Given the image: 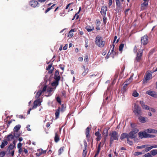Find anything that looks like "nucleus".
Returning a JSON list of instances; mask_svg holds the SVG:
<instances>
[{"mask_svg":"<svg viewBox=\"0 0 157 157\" xmlns=\"http://www.w3.org/2000/svg\"><path fill=\"white\" fill-rule=\"evenodd\" d=\"M95 42L97 46L100 48H102L105 46V42L103 40L101 36L97 35L95 39Z\"/></svg>","mask_w":157,"mask_h":157,"instance_id":"nucleus-1","label":"nucleus"},{"mask_svg":"<svg viewBox=\"0 0 157 157\" xmlns=\"http://www.w3.org/2000/svg\"><path fill=\"white\" fill-rule=\"evenodd\" d=\"M109 136H110V143L112 144L114 140H118V133L116 131H112L110 132Z\"/></svg>","mask_w":157,"mask_h":157,"instance_id":"nucleus-2","label":"nucleus"},{"mask_svg":"<svg viewBox=\"0 0 157 157\" xmlns=\"http://www.w3.org/2000/svg\"><path fill=\"white\" fill-rule=\"evenodd\" d=\"M133 111L136 116L138 117L142 115V112L141 108L136 104H135L134 105Z\"/></svg>","mask_w":157,"mask_h":157,"instance_id":"nucleus-3","label":"nucleus"},{"mask_svg":"<svg viewBox=\"0 0 157 157\" xmlns=\"http://www.w3.org/2000/svg\"><path fill=\"white\" fill-rule=\"evenodd\" d=\"M153 72L151 71H148L145 73L144 78L143 80V83L145 84L147 82V81L151 79L152 78V74Z\"/></svg>","mask_w":157,"mask_h":157,"instance_id":"nucleus-4","label":"nucleus"},{"mask_svg":"<svg viewBox=\"0 0 157 157\" xmlns=\"http://www.w3.org/2000/svg\"><path fill=\"white\" fill-rule=\"evenodd\" d=\"M143 54V50L142 49H140L139 52L136 54V56L135 58L134 63L137 65L138 62H140L141 60Z\"/></svg>","mask_w":157,"mask_h":157,"instance_id":"nucleus-5","label":"nucleus"},{"mask_svg":"<svg viewBox=\"0 0 157 157\" xmlns=\"http://www.w3.org/2000/svg\"><path fill=\"white\" fill-rule=\"evenodd\" d=\"M139 130L137 128H134L133 130L131 131L128 134V137L131 139H135L136 137V134L139 132Z\"/></svg>","mask_w":157,"mask_h":157,"instance_id":"nucleus-6","label":"nucleus"},{"mask_svg":"<svg viewBox=\"0 0 157 157\" xmlns=\"http://www.w3.org/2000/svg\"><path fill=\"white\" fill-rule=\"evenodd\" d=\"M132 77H130L126 80L125 82L126 83L124 84V85L121 89L122 92L123 93L126 91L127 89V86L132 82Z\"/></svg>","mask_w":157,"mask_h":157,"instance_id":"nucleus-7","label":"nucleus"},{"mask_svg":"<svg viewBox=\"0 0 157 157\" xmlns=\"http://www.w3.org/2000/svg\"><path fill=\"white\" fill-rule=\"evenodd\" d=\"M116 4V11L118 13H121L122 10V6L119 0H115Z\"/></svg>","mask_w":157,"mask_h":157,"instance_id":"nucleus-8","label":"nucleus"},{"mask_svg":"<svg viewBox=\"0 0 157 157\" xmlns=\"http://www.w3.org/2000/svg\"><path fill=\"white\" fill-rule=\"evenodd\" d=\"M141 42L143 45H146L148 42V37L147 35H144L142 37Z\"/></svg>","mask_w":157,"mask_h":157,"instance_id":"nucleus-9","label":"nucleus"},{"mask_svg":"<svg viewBox=\"0 0 157 157\" xmlns=\"http://www.w3.org/2000/svg\"><path fill=\"white\" fill-rule=\"evenodd\" d=\"M146 94L155 98H157V94L154 91L148 90L146 92Z\"/></svg>","mask_w":157,"mask_h":157,"instance_id":"nucleus-10","label":"nucleus"},{"mask_svg":"<svg viewBox=\"0 0 157 157\" xmlns=\"http://www.w3.org/2000/svg\"><path fill=\"white\" fill-rule=\"evenodd\" d=\"M39 104V99H38L36 100V101H35L34 102V104H33V108H32L30 109H29L28 110V112H27V114H29L30 111L32 110V109L36 108L37 107L38 105Z\"/></svg>","mask_w":157,"mask_h":157,"instance_id":"nucleus-11","label":"nucleus"},{"mask_svg":"<svg viewBox=\"0 0 157 157\" xmlns=\"http://www.w3.org/2000/svg\"><path fill=\"white\" fill-rule=\"evenodd\" d=\"M107 10V7L105 6H103L101 7V10L100 11L101 14L103 16H105L106 15V12Z\"/></svg>","mask_w":157,"mask_h":157,"instance_id":"nucleus-12","label":"nucleus"},{"mask_svg":"<svg viewBox=\"0 0 157 157\" xmlns=\"http://www.w3.org/2000/svg\"><path fill=\"white\" fill-rule=\"evenodd\" d=\"M138 135L139 138L140 139H142L144 138H147V133L145 132H140L138 133Z\"/></svg>","mask_w":157,"mask_h":157,"instance_id":"nucleus-13","label":"nucleus"},{"mask_svg":"<svg viewBox=\"0 0 157 157\" xmlns=\"http://www.w3.org/2000/svg\"><path fill=\"white\" fill-rule=\"evenodd\" d=\"M109 128H105L103 131L102 133V135L105 137L104 139V143L106 140V137H107L108 134V130Z\"/></svg>","mask_w":157,"mask_h":157,"instance_id":"nucleus-14","label":"nucleus"},{"mask_svg":"<svg viewBox=\"0 0 157 157\" xmlns=\"http://www.w3.org/2000/svg\"><path fill=\"white\" fill-rule=\"evenodd\" d=\"M59 78H56V79H54L55 80L51 84V85L52 86H56L58 85L59 84V81L60 79Z\"/></svg>","mask_w":157,"mask_h":157,"instance_id":"nucleus-15","label":"nucleus"},{"mask_svg":"<svg viewBox=\"0 0 157 157\" xmlns=\"http://www.w3.org/2000/svg\"><path fill=\"white\" fill-rule=\"evenodd\" d=\"M148 2H145L141 5V9L144 10L146 9V7L148 5Z\"/></svg>","mask_w":157,"mask_h":157,"instance_id":"nucleus-16","label":"nucleus"},{"mask_svg":"<svg viewBox=\"0 0 157 157\" xmlns=\"http://www.w3.org/2000/svg\"><path fill=\"white\" fill-rule=\"evenodd\" d=\"M60 110V107H58V109H56L55 113L56 119H57L59 118Z\"/></svg>","mask_w":157,"mask_h":157,"instance_id":"nucleus-17","label":"nucleus"},{"mask_svg":"<svg viewBox=\"0 0 157 157\" xmlns=\"http://www.w3.org/2000/svg\"><path fill=\"white\" fill-rule=\"evenodd\" d=\"M125 138H126L127 139L128 138H129L128 134L126 133H122L120 136L121 140H122Z\"/></svg>","mask_w":157,"mask_h":157,"instance_id":"nucleus-18","label":"nucleus"},{"mask_svg":"<svg viewBox=\"0 0 157 157\" xmlns=\"http://www.w3.org/2000/svg\"><path fill=\"white\" fill-rule=\"evenodd\" d=\"M38 2L36 1L32 0L30 2L29 4L30 5L34 7H36L38 5Z\"/></svg>","mask_w":157,"mask_h":157,"instance_id":"nucleus-19","label":"nucleus"},{"mask_svg":"<svg viewBox=\"0 0 157 157\" xmlns=\"http://www.w3.org/2000/svg\"><path fill=\"white\" fill-rule=\"evenodd\" d=\"M137 117H138V119L139 121L140 122L144 123L146 122V121L145 117H142L141 115H140Z\"/></svg>","mask_w":157,"mask_h":157,"instance_id":"nucleus-20","label":"nucleus"},{"mask_svg":"<svg viewBox=\"0 0 157 157\" xmlns=\"http://www.w3.org/2000/svg\"><path fill=\"white\" fill-rule=\"evenodd\" d=\"M52 63L49 65L48 67L46 68V70H48V73L49 74H52V73L54 67H52V69H51V68L52 67Z\"/></svg>","mask_w":157,"mask_h":157,"instance_id":"nucleus-21","label":"nucleus"},{"mask_svg":"<svg viewBox=\"0 0 157 157\" xmlns=\"http://www.w3.org/2000/svg\"><path fill=\"white\" fill-rule=\"evenodd\" d=\"M147 132L148 133H157V130L149 128L147 129Z\"/></svg>","mask_w":157,"mask_h":157,"instance_id":"nucleus-22","label":"nucleus"},{"mask_svg":"<svg viewBox=\"0 0 157 157\" xmlns=\"http://www.w3.org/2000/svg\"><path fill=\"white\" fill-rule=\"evenodd\" d=\"M59 71L58 70L56 71H55L54 75V79H56V78H59V79H60L61 77L60 75H59Z\"/></svg>","mask_w":157,"mask_h":157,"instance_id":"nucleus-23","label":"nucleus"},{"mask_svg":"<svg viewBox=\"0 0 157 157\" xmlns=\"http://www.w3.org/2000/svg\"><path fill=\"white\" fill-rule=\"evenodd\" d=\"M86 29L88 32H90L93 30L94 28L93 26H87L86 27Z\"/></svg>","mask_w":157,"mask_h":157,"instance_id":"nucleus-24","label":"nucleus"},{"mask_svg":"<svg viewBox=\"0 0 157 157\" xmlns=\"http://www.w3.org/2000/svg\"><path fill=\"white\" fill-rule=\"evenodd\" d=\"M47 91L48 93V95L47 96H50L52 95L51 92L53 91L52 88L50 87H48L47 89Z\"/></svg>","mask_w":157,"mask_h":157,"instance_id":"nucleus-25","label":"nucleus"},{"mask_svg":"<svg viewBox=\"0 0 157 157\" xmlns=\"http://www.w3.org/2000/svg\"><path fill=\"white\" fill-rule=\"evenodd\" d=\"M21 126L18 124L16 125L14 128L13 131L14 132H17L21 128Z\"/></svg>","mask_w":157,"mask_h":157,"instance_id":"nucleus-26","label":"nucleus"},{"mask_svg":"<svg viewBox=\"0 0 157 157\" xmlns=\"http://www.w3.org/2000/svg\"><path fill=\"white\" fill-rule=\"evenodd\" d=\"M60 140L59 136L57 132L56 133L55 136L54 138L55 141L57 143Z\"/></svg>","mask_w":157,"mask_h":157,"instance_id":"nucleus-27","label":"nucleus"},{"mask_svg":"<svg viewBox=\"0 0 157 157\" xmlns=\"http://www.w3.org/2000/svg\"><path fill=\"white\" fill-rule=\"evenodd\" d=\"M7 144V142L6 140H4L2 142L1 145L0 146V147L1 148H3Z\"/></svg>","mask_w":157,"mask_h":157,"instance_id":"nucleus-28","label":"nucleus"},{"mask_svg":"<svg viewBox=\"0 0 157 157\" xmlns=\"http://www.w3.org/2000/svg\"><path fill=\"white\" fill-rule=\"evenodd\" d=\"M144 150H143L142 152H135L134 153V155L136 156H137L139 155L144 154Z\"/></svg>","mask_w":157,"mask_h":157,"instance_id":"nucleus-29","label":"nucleus"},{"mask_svg":"<svg viewBox=\"0 0 157 157\" xmlns=\"http://www.w3.org/2000/svg\"><path fill=\"white\" fill-rule=\"evenodd\" d=\"M150 145L149 144H146L144 145H143L141 146H138L136 147V148L137 149H142L146 147H147L149 146Z\"/></svg>","mask_w":157,"mask_h":157,"instance_id":"nucleus-30","label":"nucleus"},{"mask_svg":"<svg viewBox=\"0 0 157 157\" xmlns=\"http://www.w3.org/2000/svg\"><path fill=\"white\" fill-rule=\"evenodd\" d=\"M90 128L89 127H87L86 129V136H88V135H90Z\"/></svg>","mask_w":157,"mask_h":157,"instance_id":"nucleus-31","label":"nucleus"},{"mask_svg":"<svg viewBox=\"0 0 157 157\" xmlns=\"http://www.w3.org/2000/svg\"><path fill=\"white\" fill-rule=\"evenodd\" d=\"M101 143H100L98 145V148H97V151L95 153V154L97 155H98V154H99V153L100 152V150L101 149Z\"/></svg>","mask_w":157,"mask_h":157,"instance_id":"nucleus-32","label":"nucleus"},{"mask_svg":"<svg viewBox=\"0 0 157 157\" xmlns=\"http://www.w3.org/2000/svg\"><path fill=\"white\" fill-rule=\"evenodd\" d=\"M152 149V147L151 146L150 147H146L144 149V153L145 152H147L150 150L151 149Z\"/></svg>","mask_w":157,"mask_h":157,"instance_id":"nucleus-33","label":"nucleus"},{"mask_svg":"<svg viewBox=\"0 0 157 157\" xmlns=\"http://www.w3.org/2000/svg\"><path fill=\"white\" fill-rule=\"evenodd\" d=\"M13 138V135L12 134H10L8 136L7 139L8 140L11 141V140Z\"/></svg>","mask_w":157,"mask_h":157,"instance_id":"nucleus-34","label":"nucleus"},{"mask_svg":"<svg viewBox=\"0 0 157 157\" xmlns=\"http://www.w3.org/2000/svg\"><path fill=\"white\" fill-rule=\"evenodd\" d=\"M64 147H61L58 150V155H60L64 151Z\"/></svg>","mask_w":157,"mask_h":157,"instance_id":"nucleus-35","label":"nucleus"},{"mask_svg":"<svg viewBox=\"0 0 157 157\" xmlns=\"http://www.w3.org/2000/svg\"><path fill=\"white\" fill-rule=\"evenodd\" d=\"M156 150H153L150 151V154L151 155L155 156L156 155Z\"/></svg>","mask_w":157,"mask_h":157,"instance_id":"nucleus-36","label":"nucleus"},{"mask_svg":"<svg viewBox=\"0 0 157 157\" xmlns=\"http://www.w3.org/2000/svg\"><path fill=\"white\" fill-rule=\"evenodd\" d=\"M89 71L88 68H86L84 70V71L82 73V75L83 76H85L86 74L88 73Z\"/></svg>","mask_w":157,"mask_h":157,"instance_id":"nucleus-37","label":"nucleus"},{"mask_svg":"<svg viewBox=\"0 0 157 157\" xmlns=\"http://www.w3.org/2000/svg\"><path fill=\"white\" fill-rule=\"evenodd\" d=\"M47 88V86H45L44 87L42 91L40 90V96L41 95L42 92H44L46 90Z\"/></svg>","mask_w":157,"mask_h":157,"instance_id":"nucleus-38","label":"nucleus"},{"mask_svg":"<svg viewBox=\"0 0 157 157\" xmlns=\"http://www.w3.org/2000/svg\"><path fill=\"white\" fill-rule=\"evenodd\" d=\"M124 44H121L119 47V51L122 52L123 50V49L124 48Z\"/></svg>","mask_w":157,"mask_h":157,"instance_id":"nucleus-39","label":"nucleus"},{"mask_svg":"<svg viewBox=\"0 0 157 157\" xmlns=\"http://www.w3.org/2000/svg\"><path fill=\"white\" fill-rule=\"evenodd\" d=\"M85 148H84V149L82 152V156L83 157H86L87 154V151Z\"/></svg>","mask_w":157,"mask_h":157,"instance_id":"nucleus-40","label":"nucleus"},{"mask_svg":"<svg viewBox=\"0 0 157 157\" xmlns=\"http://www.w3.org/2000/svg\"><path fill=\"white\" fill-rule=\"evenodd\" d=\"M143 157H152V156L149 153H147V154L143 155Z\"/></svg>","mask_w":157,"mask_h":157,"instance_id":"nucleus-41","label":"nucleus"},{"mask_svg":"<svg viewBox=\"0 0 157 157\" xmlns=\"http://www.w3.org/2000/svg\"><path fill=\"white\" fill-rule=\"evenodd\" d=\"M129 138H128L127 139V143L128 144L132 146L133 145V142L132 141H131L129 139Z\"/></svg>","mask_w":157,"mask_h":157,"instance_id":"nucleus-42","label":"nucleus"},{"mask_svg":"<svg viewBox=\"0 0 157 157\" xmlns=\"http://www.w3.org/2000/svg\"><path fill=\"white\" fill-rule=\"evenodd\" d=\"M40 155L42 154H44L46 153V150H44L41 148H40Z\"/></svg>","mask_w":157,"mask_h":157,"instance_id":"nucleus-43","label":"nucleus"},{"mask_svg":"<svg viewBox=\"0 0 157 157\" xmlns=\"http://www.w3.org/2000/svg\"><path fill=\"white\" fill-rule=\"evenodd\" d=\"M113 47L112 50L111 52L110 53L109 55L111 54V53H113V55H115L116 54V52L115 51H114V44L113 45Z\"/></svg>","mask_w":157,"mask_h":157,"instance_id":"nucleus-44","label":"nucleus"},{"mask_svg":"<svg viewBox=\"0 0 157 157\" xmlns=\"http://www.w3.org/2000/svg\"><path fill=\"white\" fill-rule=\"evenodd\" d=\"M89 59L88 56H85L84 59V62L85 63H86L87 64H88V63Z\"/></svg>","mask_w":157,"mask_h":157,"instance_id":"nucleus-45","label":"nucleus"},{"mask_svg":"<svg viewBox=\"0 0 157 157\" xmlns=\"http://www.w3.org/2000/svg\"><path fill=\"white\" fill-rule=\"evenodd\" d=\"M6 154L5 152L3 151L0 153V157H4Z\"/></svg>","mask_w":157,"mask_h":157,"instance_id":"nucleus-46","label":"nucleus"},{"mask_svg":"<svg viewBox=\"0 0 157 157\" xmlns=\"http://www.w3.org/2000/svg\"><path fill=\"white\" fill-rule=\"evenodd\" d=\"M14 148V146L12 144H11L9 146L8 149L10 151L12 150Z\"/></svg>","mask_w":157,"mask_h":157,"instance_id":"nucleus-47","label":"nucleus"},{"mask_svg":"<svg viewBox=\"0 0 157 157\" xmlns=\"http://www.w3.org/2000/svg\"><path fill=\"white\" fill-rule=\"evenodd\" d=\"M142 107L144 109H150V108L149 106L147 105H144L143 107Z\"/></svg>","mask_w":157,"mask_h":157,"instance_id":"nucleus-48","label":"nucleus"},{"mask_svg":"<svg viewBox=\"0 0 157 157\" xmlns=\"http://www.w3.org/2000/svg\"><path fill=\"white\" fill-rule=\"evenodd\" d=\"M155 137V135L147 134V138H154Z\"/></svg>","mask_w":157,"mask_h":157,"instance_id":"nucleus-49","label":"nucleus"},{"mask_svg":"<svg viewBox=\"0 0 157 157\" xmlns=\"http://www.w3.org/2000/svg\"><path fill=\"white\" fill-rule=\"evenodd\" d=\"M56 100L57 101L58 103H61V101L60 98V97H57L56 98Z\"/></svg>","mask_w":157,"mask_h":157,"instance_id":"nucleus-50","label":"nucleus"},{"mask_svg":"<svg viewBox=\"0 0 157 157\" xmlns=\"http://www.w3.org/2000/svg\"><path fill=\"white\" fill-rule=\"evenodd\" d=\"M103 22L104 23V24H106V20L107 19V18L105 16H103Z\"/></svg>","mask_w":157,"mask_h":157,"instance_id":"nucleus-51","label":"nucleus"},{"mask_svg":"<svg viewBox=\"0 0 157 157\" xmlns=\"http://www.w3.org/2000/svg\"><path fill=\"white\" fill-rule=\"evenodd\" d=\"M95 24L97 26H99L100 24V21L99 20H96Z\"/></svg>","mask_w":157,"mask_h":157,"instance_id":"nucleus-52","label":"nucleus"},{"mask_svg":"<svg viewBox=\"0 0 157 157\" xmlns=\"http://www.w3.org/2000/svg\"><path fill=\"white\" fill-rule=\"evenodd\" d=\"M22 144L21 143H19L17 144V147L18 148H21L22 146Z\"/></svg>","mask_w":157,"mask_h":157,"instance_id":"nucleus-53","label":"nucleus"},{"mask_svg":"<svg viewBox=\"0 0 157 157\" xmlns=\"http://www.w3.org/2000/svg\"><path fill=\"white\" fill-rule=\"evenodd\" d=\"M132 95L135 97H137L139 95V94L137 92H135L133 93Z\"/></svg>","mask_w":157,"mask_h":157,"instance_id":"nucleus-54","label":"nucleus"},{"mask_svg":"<svg viewBox=\"0 0 157 157\" xmlns=\"http://www.w3.org/2000/svg\"><path fill=\"white\" fill-rule=\"evenodd\" d=\"M95 135L97 137L101 136V134H100V133L99 131L96 132L95 133Z\"/></svg>","mask_w":157,"mask_h":157,"instance_id":"nucleus-55","label":"nucleus"},{"mask_svg":"<svg viewBox=\"0 0 157 157\" xmlns=\"http://www.w3.org/2000/svg\"><path fill=\"white\" fill-rule=\"evenodd\" d=\"M84 147H85L84 148H85L86 149L87 147V143L85 140H84Z\"/></svg>","mask_w":157,"mask_h":157,"instance_id":"nucleus-56","label":"nucleus"},{"mask_svg":"<svg viewBox=\"0 0 157 157\" xmlns=\"http://www.w3.org/2000/svg\"><path fill=\"white\" fill-rule=\"evenodd\" d=\"M97 72H95V74L90 75L89 76L90 78H91L92 77L96 76L97 75Z\"/></svg>","mask_w":157,"mask_h":157,"instance_id":"nucleus-57","label":"nucleus"},{"mask_svg":"<svg viewBox=\"0 0 157 157\" xmlns=\"http://www.w3.org/2000/svg\"><path fill=\"white\" fill-rule=\"evenodd\" d=\"M112 0H109L108 5L109 7L112 5Z\"/></svg>","mask_w":157,"mask_h":157,"instance_id":"nucleus-58","label":"nucleus"},{"mask_svg":"<svg viewBox=\"0 0 157 157\" xmlns=\"http://www.w3.org/2000/svg\"><path fill=\"white\" fill-rule=\"evenodd\" d=\"M101 136H97V137L96 138V140L97 141H99L101 140Z\"/></svg>","mask_w":157,"mask_h":157,"instance_id":"nucleus-59","label":"nucleus"},{"mask_svg":"<svg viewBox=\"0 0 157 157\" xmlns=\"http://www.w3.org/2000/svg\"><path fill=\"white\" fill-rule=\"evenodd\" d=\"M138 50L137 47L136 46H135L134 47V49H133V52L135 53H136L137 50Z\"/></svg>","mask_w":157,"mask_h":157,"instance_id":"nucleus-60","label":"nucleus"},{"mask_svg":"<svg viewBox=\"0 0 157 157\" xmlns=\"http://www.w3.org/2000/svg\"><path fill=\"white\" fill-rule=\"evenodd\" d=\"M129 10V9H128L125 10L124 11V13L125 15H127L128 14V12Z\"/></svg>","mask_w":157,"mask_h":157,"instance_id":"nucleus-61","label":"nucleus"},{"mask_svg":"<svg viewBox=\"0 0 157 157\" xmlns=\"http://www.w3.org/2000/svg\"><path fill=\"white\" fill-rule=\"evenodd\" d=\"M86 138L87 140V141L89 142L90 141V135H88V136H86Z\"/></svg>","mask_w":157,"mask_h":157,"instance_id":"nucleus-62","label":"nucleus"},{"mask_svg":"<svg viewBox=\"0 0 157 157\" xmlns=\"http://www.w3.org/2000/svg\"><path fill=\"white\" fill-rule=\"evenodd\" d=\"M140 104H141L142 107H143V106L145 105L143 101H140Z\"/></svg>","mask_w":157,"mask_h":157,"instance_id":"nucleus-63","label":"nucleus"},{"mask_svg":"<svg viewBox=\"0 0 157 157\" xmlns=\"http://www.w3.org/2000/svg\"><path fill=\"white\" fill-rule=\"evenodd\" d=\"M10 153L11 154L12 156H13L14 154V150L11 151H10Z\"/></svg>","mask_w":157,"mask_h":157,"instance_id":"nucleus-64","label":"nucleus"}]
</instances>
